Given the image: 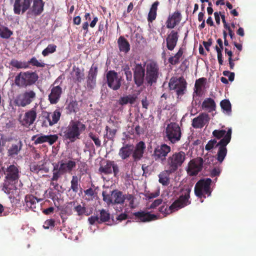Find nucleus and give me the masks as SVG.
Masks as SVG:
<instances>
[{
    "mask_svg": "<svg viewBox=\"0 0 256 256\" xmlns=\"http://www.w3.org/2000/svg\"><path fill=\"white\" fill-rule=\"evenodd\" d=\"M86 129V126L81 122L71 120L67 126L62 127L60 135L64 140H69L70 142H74L79 139L80 134Z\"/></svg>",
    "mask_w": 256,
    "mask_h": 256,
    "instance_id": "1",
    "label": "nucleus"
},
{
    "mask_svg": "<svg viewBox=\"0 0 256 256\" xmlns=\"http://www.w3.org/2000/svg\"><path fill=\"white\" fill-rule=\"evenodd\" d=\"M232 130L230 128L227 130L226 134L218 142L216 139L210 140L206 145L205 149L207 151H210L214 148L218 147V151L216 154V160L220 163H222L227 154L226 146L230 141L232 137Z\"/></svg>",
    "mask_w": 256,
    "mask_h": 256,
    "instance_id": "2",
    "label": "nucleus"
},
{
    "mask_svg": "<svg viewBox=\"0 0 256 256\" xmlns=\"http://www.w3.org/2000/svg\"><path fill=\"white\" fill-rule=\"evenodd\" d=\"M190 192L191 189L190 188L182 189L178 199L175 200L168 207L160 206L159 208V211L166 214H169L189 205L191 202L190 200Z\"/></svg>",
    "mask_w": 256,
    "mask_h": 256,
    "instance_id": "3",
    "label": "nucleus"
},
{
    "mask_svg": "<svg viewBox=\"0 0 256 256\" xmlns=\"http://www.w3.org/2000/svg\"><path fill=\"white\" fill-rule=\"evenodd\" d=\"M54 166L52 181H57L62 176L67 173L70 174L76 166V162L72 158H62L57 163L52 164Z\"/></svg>",
    "mask_w": 256,
    "mask_h": 256,
    "instance_id": "4",
    "label": "nucleus"
},
{
    "mask_svg": "<svg viewBox=\"0 0 256 256\" xmlns=\"http://www.w3.org/2000/svg\"><path fill=\"white\" fill-rule=\"evenodd\" d=\"M20 171L18 165L10 164L4 170V180L3 184V190L6 192L16 188L20 177Z\"/></svg>",
    "mask_w": 256,
    "mask_h": 256,
    "instance_id": "5",
    "label": "nucleus"
},
{
    "mask_svg": "<svg viewBox=\"0 0 256 256\" xmlns=\"http://www.w3.org/2000/svg\"><path fill=\"white\" fill-rule=\"evenodd\" d=\"M38 78V76L36 72H20L16 76L14 83L20 88H26L34 84Z\"/></svg>",
    "mask_w": 256,
    "mask_h": 256,
    "instance_id": "6",
    "label": "nucleus"
},
{
    "mask_svg": "<svg viewBox=\"0 0 256 256\" xmlns=\"http://www.w3.org/2000/svg\"><path fill=\"white\" fill-rule=\"evenodd\" d=\"M161 72L157 62L150 60L146 64L145 80L148 85L152 86L156 84Z\"/></svg>",
    "mask_w": 256,
    "mask_h": 256,
    "instance_id": "7",
    "label": "nucleus"
},
{
    "mask_svg": "<svg viewBox=\"0 0 256 256\" xmlns=\"http://www.w3.org/2000/svg\"><path fill=\"white\" fill-rule=\"evenodd\" d=\"M186 158V154L182 151L175 152L166 160V166L170 172H175L181 167Z\"/></svg>",
    "mask_w": 256,
    "mask_h": 256,
    "instance_id": "8",
    "label": "nucleus"
},
{
    "mask_svg": "<svg viewBox=\"0 0 256 256\" xmlns=\"http://www.w3.org/2000/svg\"><path fill=\"white\" fill-rule=\"evenodd\" d=\"M212 180L210 178H202L199 180L194 186V194L200 198H206L211 195L210 188Z\"/></svg>",
    "mask_w": 256,
    "mask_h": 256,
    "instance_id": "9",
    "label": "nucleus"
},
{
    "mask_svg": "<svg viewBox=\"0 0 256 256\" xmlns=\"http://www.w3.org/2000/svg\"><path fill=\"white\" fill-rule=\"evenodd\" d=\"M165 133V138L172 144L178 142L182 136L180 128L176 122H171L168 124L166 128Z\"/></svg>",
    "mask_w": 256,
    "mask_h": 256,
    "instance_id": "10",
    "label": "nucleus"
},
{
    "mask_svg": "<svg viewBox=\"0 0 256 256\" xmlns=\"http://www.w3.org/2000/svg\"><path fill=\"white\" fill-rule=\"evenodd\" d=\"M186 85V82L182 76L179 78L173 76L170 79L168 83L170 89L175 90L178 97L184 94Z\"/></svg>",
    "mask_w": 256,
    "mask_h": 256,
    "instance_id": "11",
    "label": "nucleus"
},
{
    "mask_svg": "<svg viewBox=\"0 0 256 256\" xmlns=\"http://www.w3.org/2000/svg\"><path fill=\"white\" fill-rule=\"evenodd\" d=\"M36 98V94L34 90H26L16 96L14 103L18 106L24 107L30 104Z\"/></svg>",
    "mask_w": 256,
    "mask_h": 256,
    "instance_id": "12",
    "label": "nucleus"
},
{
    "mask_svg": "<svg viewBox=\"0 0 256 256\" xmlns=\"http://www.w3.org/2000/svg\"><path fill=\"white\" fill-rule=\"evenodd\" d=\"M170 150V146L165 144H162L154 148L152 156L156 161H163L166 160Z\"/></svg>",
    "mask_w": 256,
    "mask_h": 256,
    "instance_id": "13",
    "label": "nucleus"
},
{
    "mask_svg": "<svg viewBox=\"0 0 256 256\" xmlns=\"http://www.w3.org/2000/svg\"><path fill=\"white\" fill-rule=\"evenodd\" d=\"M204 160L202 158L198 157L190 160L188 164L186 172L190 176H195L200 172L203 166Z\"/></svg>",
    "mask_w": 256,
    "mask_h": 256,
    "instance_id": "14",
    "label": "nucleus"
},
{
    "mask_svg": "<svg viewBox=\"0 0 256 256\" xmlns=\"http://www.w3.org/2000/svg\"><path fill=\"white\" fill-rule=\"evenodd\" d=\"M134 78L136 84L140 86L144 84L146 76V70L141 64H137L133 68Z\"/></svg>",
    "mask_w": 256,
    "mask_h": 256,
    "instance_id": "15",
    "label": "nucleus"
},
{
    "mask_svg": "<svg viewBox=\"0 0 256 256\" xmlns=\"http://www.w3.org/2000/svg\"><path fill=\"white\" fill-rule=\"evenodd\" d=\"M98 170L105 174H112L113 172L115 177L118 176L120 172L118 164L114 161L111 160H107L106 164L100 166Z\"/></svg>",
    "mask_w": 256,
    "mask_h": 256,
    "instance_id": "16",
    "label": "nucleus"
},
{
    "mask_svg": "<svg viewBox=\"0 0 256 256\" xmlns=\"http://www.w3.org/2000/svg\"><path fill=\"white\" fill-rule=\"evenodd\" d=\"M106 79L108 86L113 90L119 89L121 86V82L118 78V74L114 70H110L106 74Z\"/></svg>",
    "mask_w": 256,
    "mask_h": 256,
    "instance_id": "17",
    "label": "nucleus"
},
{
    "mask_svg": "<svg viewBox=\"0 0 256 256\" xmlns=\"http://www.w3.org/2000/svg\"><path fill=\"white\" fill-rule=\"evenodd\" d=\"M32 0H14V12L16 14H24L30 8Z\"/></svg>",
    "mask_w": 256,
    "mask_h": 256,
    "instance_id": "18",
    "label": "nucleus"
},
{
    "mask_svg": "<svg viewBox=\"0 0 256 256\" xmlns=\"http://www.w3.org/2000/svg\"><path fill=\"white\" fill-rule=\"evenodd\" d=\"M179 38V34L178 31L172 30L167 34L166 39V48L168 50L172 51L176 46Z\"/></svg>",
    "mask_w": 256,
    "mask_h": 256,
    "instance_id": "19",
    "label": "nucleus"
},
{
    "mask_svg": "<svg viewBox=\"0 0 256 256\" xmlns=\"http://www.w3.org/2000/svg\"><path fill=\"white\" fill-rule=\"evenodd\" d=\"M133 214L135 216V220L139 222H146L158 219L156 215L144 211L135 212Z\"/></svg>",
    "mask_w": 256,
    "mask_h": 256,
    "instance_id": "20",
    "label": "nucleus"
},
{
    "mask_svg": "<svg viewBox=\"0 0 256 256\" xmlns=\"http://www.w3.org/2000/svg\"><path fill=\"white\" fill-rule=\"evenodd\" d=\"M44 2L42 0H34L28 14L34 16H40L44 11Z\"/></svg>",
    "mask_w": 256,
    "mask_h": 256,
    "instance_id": "21",
    "label": "nucleus"
},
{
    "mask_svg": "<svg viewBox=\"0 0 256 256\" xmlns=\"http://www.w3.org/2000/svg\"><path fill=\"white\" fill-rule=\"evenodd\" d=\"M182 20V15L180 12L176 11L172 14L170 15L166 22V26L168 28H174L178 25Z\"/></svg>",
    "mask_w": 256,
    "mask_h": 256,
    "instance_id": "22",
    "label": "nucleus"
},
{
    "mask_svg": "<svg viewBox=\"0 0 256 256\" xmlns=\"http://www.w3.org/2000/svg\"><path fill=\"white\" fill-rule=\"evenodd\" d=\"M98 72L97 66L93 64L88 72L87 77V86L91 89H93L96 85Z\"/></svg>",
    "mask_w": 256,
    "mask_h": 256,
    "instance_id": "23",
    "label": "nucleus"
},
{
    "mask_svg": "<svg viewBox=\"0 0 256 256\" xmlns=\"http://www.w3.org/2000/svg\"><path fill=\"white\" fill-rule=\"evenodd\" d=\"M42 200L41 198H38L32 194H27L24 198V203L26 208L34 212L36 211V208L38 206V202Z\"/></svg>",
    "mask_w": 256,
    "mask_h": 256,
    "instance_id": "24",
    "label": "nucleus"
},
{
    "mask_svg": "<svg viewBox=\"0 0 256 256\" xmlns=\"http://www.w3.org/2000/svg\"><path fill=\"white\" fill-rule=\"evenodd\" d=\"M36 118V110L33 108L24 114V117L20 120V122L22 126L28 127L34 123Z\"/></svg>",
    "mask_w": 256,
    "mask_h": 256,
    "instance_id": "25",
    "label": "nucleus"
},
{
    "mask_svg": "<svg viewBox=\"0 0 256 256\" xmlns=\"http://www.w3.org/2000/svg\"><path fill=\"white\" fill-rule=\"evenodd\" d=\"M62 94V88L60 86H54L48 95V100L51 104H56L59 101Z\"/></svg>",
    "mask_w": 256,
    "mask_h": 256,
    "instance_id": "26",
    "label": "nucleus"
},
{
    "mask_svg": "<svg viewBox=\"0 0 256 256\" xmlns=\"http://www.w3.org/2000/svg\"><path fill=\"white\" fill-rule=\"evenodd\" d=\"M46 162H32L30 164V170L34 174H38L39 172H48V168L45 166Z\"/></svg>",
    "mask_w": 256,
    "mask_h": 256,
    "instance_id": "27",
    "label": "nucleus"
},
{
    "mask_svg": "<svg viewBox=\"0 0 256 256\" xmlns=\"http://www.w3.org/2000/svg\"><path fill=\"white\" fill-rule=\"evenodd\" d=\"M146 144L142 141L136 144L132 152V158L134 161L138 160L142 158L143 156Z\"/></svg>",
    "mask_w": 256,
    "mask_h": 256,
    "instance_id": "28",
    "label": "nucleus"
},
{
    "mask_svg": "<svg viewBox=\"0 0 256 256\" xmlns=\"http://www.w3.org/2000/svg\"><path fill=\"white\" fill-rule=\"evenodd\" d=\"M71 78L72 81L78 84L84 78V74L78 67L74 66L70 72Z\"/></svg>",
    "mask_w": 256,
    "mask_h": 256,
    "instance_id": "29",
    "label": "nucleus"
},
{
    "mask_svg": "<svg viewBox=\"0 0 256 256\" xmlns=\"http://www.w3.org/2000/svg\"><path fill=\"white\" fill-rule=\"evenodd\" d=\"M208 114H201L198 117L194 118L192 121V126L196 128H202L208 121Z\"/></svg>",
    "mask_w": 256,
    "mask_h": 256,
    "instance_id": "30",
    "label": "nucleus"
},
{
    "mask_svg": "<svg viewBox=\"0 0 256 256\" xmlns=\"http://www.w3.org/2000/svg\"><path fill=\"white\" fill-rule=\"evenodd\" d=\"M134 146L132 144H126L122 147L118 152V155L122 160L129 158L134 151Z\"/></svg>",
    "mask_w": 256,
    "mask_h": 256,
    "instance_id": "31",
    "label": "nucleus"
},
{
    "mask_svg": "<svg viewBox=\"0 0 256 256\" xmlns=\"http://www.w3.org/2000/svg\"><path fill=\"white\" fill-rule=\"evenodd\" d=\"M61 116V112L60 110H56L53 112H47L46 118L47 119L49 125L52 126L56 124L60 120Z\"/></svg>",
    "mask_w": 256,
    "mask_h": 256,
    "instance_id": "32",
    "label": "nucleus"
},
{
    "mask_svg": "<svg viewBox=\"0 0 256 256\" xmlns=\"http://www.w3.org/2000/svg\"><path fill=\"white\" fill-rule=\"evenodd\" d=\"M22 144L19 141L17 144H12L8 149V156L10 158H14L17 156L22 150Z\"/></svg>",
    "mask_w": 256,
    "mask_h": 256,
    "instance_id": "33",
    "label": "nucleus"
},
{
    "mask_svg": "<svg viewBox=\"0 0 256 256\" xmlns=\"http://www.w3.org/2000/svg\"><path fill=\"white\" fill-rule=\"evenodd\" d=\"M202 109L208 110V112L214 111L216 108V104L214 100L210 98H206L202 103Z\"/></svg>",
    "mask_w": 256,
    "mask_h": 256,
    "instance_id": "34",
    "label": "nucleus"
},
{
    "mask_svg": "<svg viewBox=\"0 0 256 256\" xmlns=\"http://www.w3.org/2000/svg\"><path fill=\"white\" fill-rule=\"evenodd\" d=\"M118 44L120 52L127 53L130 50V44L128 40L123 36L119 37L118 40Z\"/></svg>",
    "mask_w": 256,
    "mask_h": 256,
    "instance_id": "35",
    "label": "nucleus"
},
{
    "mask_svg": "<svg viewBox=\"0 0 256 256\" xmlns=\"http://www.w3.org/2000/svg\"><path fill=\"white\" fill-rule=\"evenodd\" d=\"M125 195L122 194V192L114 190L112 192V196L114 199L112 204H124L125 200Z\"/></svg>",
    "mask_w": 256,
    "mask_h": 256,
    "instance_id": "36",
    "label": "nucleus"
},
{
    "mask_svg": "<svg viewBox=\"0 0 256 256\" xmlns=\"http://www.w3.org/2000/svg\"><path fill=\"white\" fill-rule=\"evenodd\" d=\"M174 172H169V169L164 170L158 174L159 182L163 186H168L170 184V175Z\"/></svg>",
    "mask_w": 256,
    "mask_h": 256,
    "instance_id": "37",
    "label": "nucleus"
},
{
    "mask_svg": "<svg viewBox=\"0 0 256 256\" xmlns=\"http://www.w3.org/2000/svg\"><path fill=\"white\" fill-rule=\"evenodd\" d=\"M82 191V188L80 184V178L76 175L73 176L70 180V188L68 191L72 190L75 194L77 193L79 190Z\"/></svg>",
    "mask_w": 256,
    "mask_h": 256,
    "instance_id": "38",
    "label": "nucleus"
},
{
    "mask_svg": "<svg viewBox=\"0 0 256 256\" xmlns=\"http://www.w3.org/2000/svg\"><path fill=\"white\" fill-rule=\"evenodd\" d=\"M159 4L158 1H156L152 5L148 16V22H152L156 18L158 6Z\"/></svg>",
    "mask_w": 256,
    "mask_h": 256,
    "instance_id": "39",
    "label": "nucleus"
},
{
    "mask_svg": "<svg viewBox=\"0 0 256 256\" xmlns=\"http://www.w3.org/2000/svg\"><path fill=\"white\" fill-rule=\"evenodd\" d=\"M184 54V50L182 48H180L178 52L174 56H170L168 59V62L172 65H176L180 62V60Z\"/></svg>",
    "mask_w": 256,
    "mask_h": 256,
    "instance_id": "40",
    "label": "nucleus"
},
{
    "mask_svg": "<svg viewBox=\"0 0 256 256\" xmlns=\"http://www.w3.org/2000/svg\"><path fill=\"white\" fill-rule=\"evenodd\" d=\"M220 106L223 110V112L228 115H230L232 112V105L230 100L228 99L222 100L220 102Z\"/></svg>",
    "mask_w": 256,
    "mask_h": 256,
    "instance_id": "41",
    "label": "nucleus"
},
{
    "mask_svg": "<svg viewBox=\"0 0 256 256\" xmlns=\"http://www.w3.org/2000/svg\"><path fill=\"white\" fill-rule=\"evenodd\" d=\"M10 64L16 68H28L30 67L28 63L26 62L18 61L16 59H12Z\"/></svg>",
    "mask_w": 256,
    "mask_h": 256,
    "instance_id": "42",
    "label": "nucleus"
},
{
    "mask_svg": "<svg viewBox=\"0 0 256 256\" xmlns=\"http://www.w3.org/2000/svg\"><path fill=\"white\" fill-rule=\"evenodd\" d=\"M100 216H98L99 218V224L108 222L110 218V215L108 210L104 209H102L99 210Z\"/></svg>",
    "mask_w": 256,
    "mask_h": 256,
    "instance_id": "43",
    "label": "nucleus"
},
{
    "mask_svg": "<svg viewBox=\"0 0 256 256\" xmlns=\"http://www.w3.org/2000/svg\"><path fill=\"white\" fill-rule=\"evenodd\" d=\"M206 80V78H200L196 81L194 84V92L198 95H200L202 87Z\"/></svg>",
    "mask_w": 256,
    "mask_h": 256,
    "instance_id": "44",
    "label": "nucleus"
},
{
    "mask_svg": "<svg viewBox=\"0 0 256 256\" xmlns=\"http://www.w3.org/2000/svg\"><path fill=\"white\" fill-rule=\"evenodd\" d=\"M74 212H76L78 216H81L82 215L88 216L90 214V213H88L86 211V208L84 206V204L83 206L78 204L74 207Z\"/></svg>",
    "mask_w": 256,
    "mask_h": 256,
    "instance_id": "45",
    "label": "nucleus"
},
{
    "mask_svg": "<svg viewBox=\"0 0 256 256\" xmlns=\"http://www.w3.org/2000/svg\"><path fill=\"white\" fill-rule=\"evenodd\" d=\"M13 34L12 32L8 27H0V36L3 38L8 39Z\"/></svg>",
    "mask_w": 256,
    "mask_h": 256,
    "instance_id": "46",
    "label": "nucleus"
},
{
    "mask_svg": "<svg viewBox=\"0 0 256 256\" xmlns=\"http://www.w3.org/2000/svg\"><path fill=\"white\" fill-rule=\"evenodd\" d=\"M84 194L86 196V200L88 201L93 200L96 196L97 193L95 190L92 188L84 190Z\"/></svg>",
    "mask_w": 256,
    "mask_h": 256,
    "instance_id": "47",
    "label": "nucleus"
},
{
    "mask_svg": "<svg viewBox=\"0 0 256 256\" xmlns=\"http://www.w3.org/2000/svg\"><path fill=\"white\" fill-rule=\"evenodd\" d=\"M56 46L54 44H48V46L42 52V54L44 56H48L50 54H52L56 52Z\"/></svg>",
    "mask_w": 256,
    "mask_h": 256,
    "instance_id": "48",
    "label": "nucleus"
},
{
    "mask_svg": "<svg viewBox=\"0 0 256 256\" xmlns=\"http://www.w3.org/2000/svg\"><path fill=\"white\" fill-rule=\"evenodd\" d=\"M37 136L35 135L32 137V140H34V144H42L47 142V135L41 134L37 138Z\"/></svg>",
    "mask_w": 256,
    "mask_h": 256,
    "instance_id": "49",
    "label": "nucleus"
},
{
    "mask_svg": "<svg viewBox=\"0 0 256 256\" xmlns=\"http://www.w3.org/2000/svg\"><path fill=\"white\" fill-rule=\"evenodd\" d=\"M70 113H76L78 110V104L76 101L70 102L66 107Z\"/></svg>",
    "mask_w": 256,
    "mask_h": 256,
    "instance_id": "50",
    "label": "nucleus"
},
{
    "mask_svg": "<svg viewBox=\"0 0 256 256\" xmlns=\"http://www.w3.org/2000/svg\"><path fill=\"white\" fill-rule=\"evenodd\" d=\"M227 131L224 130H215L212 132V135L216 139H222L226 134Z\"/></svg>",
    "mask_w": 256,
    "mask_h": 256,
    "instance_id": "51",
    "label": "nucleus"
},
{
    "mask_svg": "<svg viewBox=\"0 0 256 256\" xmlns=\"http://www.w3.org/2000/svg\"><path fill=\"white\" fill-rule=\"evenodd\" d=\"M27 62L28 63V65L30 64L32 66H36L40 68H44L46 65L44 63L38 62L35 57L31 58Z\"/></svg>",
    "mask_w": 256,
    "mask_h": 256,
    "instance_id": "52",
    "label": "nucleus"
},
{
    "mask_svg": "<svg viewBox=\"0 0 256 256\" xmlns=\"http://www.w3.org/2000/svg\"><path fill=\"white\" fill-rule=\"evenodd\" d=\"M135 197L132 194H126L125 196V200H127L129 202L128 206L131 208H134L136 207L134 204Z\"/></svg>",
    "mask_w": 256,
    "mask_h": 256,
    "instance_id": "53",
    "label": "nucleus"
},
{
    "mask_svg": "<svg viewBox=\"0 0 256 256\" xmlns=\"http://www.w3.org/2000/svg\"><path fill=\"white\" fill-rule=\"evenodd\" d=\"M122 70L124 72L126 80L128 81H131L132 78V74L130 70L129 66L128 64L124 66L122 68Z\"/></svg>",
    "mask_w": 256,
    "mask_h": 256,
    "instance_id": "54",
    "label": "nucleus"
},
{
    "mask_svg": "<svg viewBox=\"0 0 256 256\" xmlns=\"http://www.w3.org/2000/svg\"><path fill=\"white\" fill-rule=\"evenodd\" d=\"M88 136L94 141L96 147L98 148L101 146V141L99 139L98 135L94 134L92 132L88 134Z\"/></svg>",
    "mask_w": 256,
    "mask_h": 256,
    "instance_id": "55",
    "label": "nucleus"
},
{
    "mask_svg": "<svg viewBox=\"0 0 256 256\" xmlns=\"http://www.w3.org/2000/svg\"><path fill=\"white\" fill-rule=\"evenodd\" d=\"M58 138L57 134L47 135V142L50 145H52L58 140Z\"/></svg>",
    "mask_w": 256,
    "mask_h": 256,
    "instance_id": "56",
    "label": "nucleus"
},
{
    "mask_svg": "<svg viewBox=\"0 0 256 256\" xmlns=\"http://www.w3.org/2000/svg\"><path fill=\"white\" fill-rule=\"evenodd\" d=\"M102 196L103 197V200L104 202H106L107 204H112L113 200L112 199V196H110V194H106L104 192H102Z\"/></svg>",
    "mask_w": 256,
    "mask_h": 256,
    "instance_id": "57",
    "label": "nucleus"
},
{
    "mask_svg": "<svg viewBox=\"0 0 256 256\" xmlns=\"http://www.w3.org/2000/svg\"><path fill=\"white\" fill-rule=\"evenodd\" d=\"M55 221L53 219L46 220L44 224V227L46 229L49 228L50 227H54V226Z\"/></svg>",
    "mask_w": 256,
    "mask_h": 256,
    "instance_id": "58",
    "label": "nucleus"
},
{
    "mask_svg": "<svg viewBox=\"0 0 256 256\" xmlns=\"http://www.w3.org/2000/svg\"><path fill=\"white\" fill-rule=\"evenodd\" d=\"M162 202V198H158L150 206L149 208H155L160 206Z\"/></svg>",
    "mask_w": 256,
    "mask_h": 256,
    "instance_id": "59",
    "label": "nucleus"
},
{
    "mask_svg": "<svg viewBox=\"0 0 256 256\" xmlns=\"http://www.w3.org/2000/svg\"><path fill=\"white\" fill-rule=\"evenodd\" d=\"M160 194V192L157 191L154 192H148L145 194L146 198L148 199H151L155 198L158 196Z\"/></svg>",
    "mask_w": 256,
    "mask_h": 256,
    "instance_id": "60",
    "label": "nucleus"
},
{
    "mask_svg": "<svg viewBox=\"0 0 256 256\" xmlns=\"http://www.w3.org/2000/svg\"><path fill=\"white\" fill-rule=\"evenodd\" d=\"M126 98L128 99V103H130L132 104H134L137 99V96H136L135 94H129L128 96H126Z\"/></svg>",
    "mask_w": 256,
    "mask_h": 256,
    "instance_id": "61",
    "label": "nucleus"
},
{
    "mask_svg": "<svg viewBox=\"0 0 256 256\" xmlns=\"http://www.w3.org/2000/svg\"><path fill=\"white\" fill-rule=\"evenodd\" d=\"M88 220L91 225H93L96 222L99 224L100 220L98 216H92L88 218Z\"/></svg>",
    "mask_w": 256,
    "mask_h": 256,
    "instance_id": "62",
    "label": "nucleus"
},
{
    "mask_svg": "<svg viewBox=\"0 0 256 256\" xmlns=\"http://www.w3.org/2000/svg\"><path fill=\"white\" fill-rule=\"evenodd\" d=\"M116 129L110 130L106 134L108 138L110 140L113 139L116 136Z\"/></svg>",
    "mask_w": 256,
    "mask_h": 256,
    "instance_id": "63",
    "label": "nucleus"
},
{
    "mask_svg": "<svg viewBox=\"0 0 256 256\" xmlns=\"http://www.w3.org/2000/svg\"><path fill=\"white\" fill-rule=\"evenodd\" d=\"M202 44L206 50L208 52H210V46H211L212 44V40L210 38L207 42L204 41Z\"/></svg>",
    "mask_w": 256,
    "mask_h": 256,
    "instance_id": "64",
    "label": "nucleus"
}]
</instances>
